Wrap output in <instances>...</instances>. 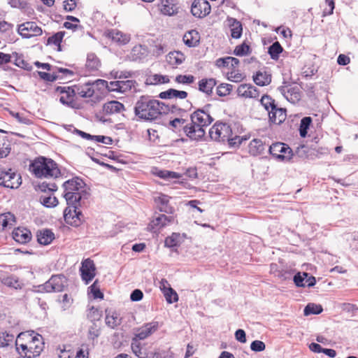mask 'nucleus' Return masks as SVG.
<instances>
[{
    "mask_svg": "<svg viewBox=\"0 0 358 358\" xmlns=\"http://www.w3.org/2000/svg\"><path fill=\"white\" fill-rule=\"evenodd\" d=\"M157 175L159 178L164 179H179L181 178V175L180 173L167 170L159 171L157 173Z\"/></svg>",
    "mask_w": 358,
    "mask_h": 358,
    "instance_id": "42",
    "label": "nucleus"
},
{
    "mask_svg": "<svg viewBox=\"0 0 358 358\" xmlns=\"http://www.w3.org/2000/svg\"><path fill=\"white\" fill-rule=\"evenodd\" d=\"M64 197L67 207L64 211L65 222L72 226H79L84 219V215L79 210L83 201L89 195L83 180L78 177L68 180L63 184Z\"/></svg>",
    "mask_w": 358,
    "mask_h": 358,
    "instance_id": "1",
    "label": "nucleus"
},
{
    "mask_svg": "<svg viewBox=\"0 0 358 358\" xmlns=\"http://www.w3.org/2000/svg\"><path fill=\"white\" fill-rule=\"evenodd\" d=\"M269 152L276 159L289 160L292 156V149L283 143H275L269 147Z\"/></svg>",
    "mask_w": 358,
    "mask_h": 358,
    "instance_id": "9",
    "label": "nucleus"
},
{
    "mask_svg": "<svg viewBox=\"0 0 358 358\" xmlns=\"http://www.w3.org/2000/svg\"><path fill=\"white\" fill-rule=\"evenodd\" d=\"M138 340V339L136 337L133 338L131 342V350L135 355L139 356L141 354V344Z\"/></svg>",
    "mask_w": 358,
    "mask_h": 358,
    "instance_id": "58",
    "label": "nucleus"
},
{
    "mask_svg": "<svg viewBox=\"0 0 358 358\" xmlns=\"http://www.w3.org/2000/svg\"><path fill=\"white\" fill-rule=\"evenodd\" d=\"M159 6L163 15L171 16L178 13V7L173 0H162Z\"/></svg>",
    "mask_w": 358,
    "mask_h": 358,
    "instance_id": "22",
    "label": "nucleus"
},
{
    "mask_svg": "<svg viewBox=\"0 0 358 358\" xmlns=\"http://www.w3.org/2000/svg\"><path fill=\"white\" fill-rule=\"evenodd\" d=\"M107 36L119 45L127 44L131 39L129 34H124L118 29H111L108 31Z\"/></svg>",
    "mask_w": 358,
    "mask_h": 358,
    "instance_id": "18",
    "label": "nucleus"
},
{
    "mask_svg": "<svg viewBox=\"0 0 358 358\" xmlns=\"http://www.w3.org/2000/svg\"><path fill=\"white\" fill-rule=\"evenodd\" d=\"M331 303L334 306L333 308H331L330 307L327 306L323 308L322 306L320 304L309 303L305 307L303 310V313H322L323 311H336L348 313L350 312L355 313L358 311V307L352 303H338L336 305H335L334 303Z\"/></svg>",
    "mask_w": 358,
    "mask_h": 358,
    "instance_id": "6",
    "label": "nucleus"
},
{
    "mask_svg": "<svg viewBox=\"0 0 358 358\" xmlns=\"http://www.w3.org/2000/svg\"><path fill=\"white\" fill-rule=\"evenodd\" d=\"M30 171L37 178H57L60 171L57 164L51 159L39 157L29 166Z\"/></svg>",
    "mask_w": 358,
    "mask_h": 358,
    "instance_id": "4",
    "label": "nucleus"
},
{
    "mask_svg": "<svg viewBox=\"0 0 358 358\" xmlns=\"http://www.w3.org/2000/svg\"><path fill=\"white\" fill-rule=\"evenodd\" d=\"M76 94L84 98L92 97L94 93V88L91 83H87L83 85L75 87Z\"/></svg>",
    "mask_w": 358,
    "mask_h": 358,
    "instance_id": "29",
    "label": "nucleus"
},
{
    "mask_svg": "<svg viewBox=\"0 0 358 358\" xmlns=\"http://www.w3.org/2000/svg\"><path fill=\"white\" fill-rule=\"evenodd\" d=\"M81 278L85 284L87 285L94 278L96 267L94 262L90 259H85L81 263L80 268Z\"/></svg>",
    "mask_w": 358,
    "mask_h": 358,
    "instance_id": "13",
    "label": "nucleus"
},
{
    "mask_svg": "<svg viewBox=\"0 0 358 358\" xmlns=\"http://www.w3.org/2000/svg\"><path fill=\"white\" fill-rule=\"evenodd\" d=\"M185 55L180 51L170 52L166 56V61L173 68H176L185 60Z\"/></svg>",
    "mask_w": 358,
    "mask_h": 358,
    "instance_id": "24",
    "label": "nucleus"
},
{
    "mask_svg": "<svg viewBox=\"0 0 358 358\" xmlns=\"http://www.w3.org/2000/svg\"><path fill=\"white\" fill-rule=\"evenodd\" d=\"M20 176L12 172L10 169L9 171H0V185L6 187L14 189L17 188L20 184Z\"/></svg>",
    "mask_w": 358,
    "mask_h": 358,
    "instance_id": "10",
    "label": "nucleus"
},
{
    "mask_svg": "<svg viewBox=\"0 0 358 358\" xmlns=\"http://www.w3.org/2000/svg\"><path fill=\"white\" fill-rule=\"evenodd\" d=\"M57 91L62 94L59 101L62 104L71 108H74V96L76 94L74 88L71 87H58Z\"/></svg>",
    "mask_w": 358,
    "mask_h": 358,
    "instance_id": "14",
    "label": "nucleus"
},
{
    "mask_svg": "<svg viewBox=\"0 0 358 358\" xmlns=\"http://www.w3.org/2000/svg\"><path fill=\"white\" fill-rule=\"evenodd\" d=\"M158 327L159 324L157 322L148 323L139 329L135 337L138 340H144L155 332L158 329Z\"/></svg>",
    "mask_w": 358,
    "mask_h": 358,
    "instance_id": "20",
    "label": "nucleus"
},
{
    "mask_svg": "<svg viewBox=\"0 0 358 358\" xmlns=\"http://www.w3.org/2000/svg\"><path fill=\"white\" fill-rule=\"evenodd\" d=\"M150 79V83L152 85L167 83L169 82V78L168 76L158 74H155Z\"/></svg>",
    "mask_w": 358,
    "mask_h": 358,
    "instance_id": "50",
    "label": "nucleus"
},
{
    "mask_svg": "<svg viewBox=\"0 0 358 358\" xmlns=\"http://www.w3.org/2000/svg\"><path fill=\"white\" fill-rule=\"evenodd\" d=\"M143 294L141 290L138 289H134L130 295V299L132 301H138L142 299Z\"/></svg>",
    "mask_w": 358,
    "mask_h": 358,
    "instance_id": "60",
    "label": "nucleus"
},
{
    "mask_svg": "<svg viewBox=\"0 0 358 358\" xmlns=\"http://www.w3.org/2000/svg\"><path fill=\"white\" fill-rule=\"evenodd\" d=\"M210 6L206 0H194L192 4L191 12L197 17H203L210 13Z\"/></svg>",
    "mask_w": 358,
    "mask_h": 358,
    "instance_id": "15",
    "label": "nucleus"
},
{
    "mask_svg": "<svg viewBox=\"0 0 358 358\" xmlns=\"http://www.w3.org/2000/svg\"><path fill=\"white\" fill-rule=\"evenodd\" d=\"M55 239L54 233L50 229H42L37 232V241L41 245H48Z\"/></svg>",
    "mask_w": 358,
    "mask_h": 358,
    "instance_id": "27",
    "label": "nucleus"
},
{
    "mask_svg": "<svg viewBox=\"0 0 358 358\" xmlns=\"http://www.w3.org/2000/svg\"><path fill=\"white\" fill-rule=\"evenodd\" d=\"M120 315H105V321L108 327L113 329L120 324Z\"/></svg>",
    "mask_w": 358,
    "mask_h": 358,
    "instance_id": "41",
    "label": "nucleus"
},
{
    "mask_svg": "<svg viewBox=\"0 0 358 358\" xmlns=\"http://www.w3.org/2000/svg\"><path fill=\"white\" fill-rule=\"evenodd\" d=\"M175 80L180 84H192L194 82L195 78L192 75H178L176 77Z\"/></svg>",
    "mask_w": 358,
    "mask_h": 358,
    "instance_id": "48",
    "label": "nucleus"
},
{
    "mask_svg": "<svg viewBox=\"0 0 358 358\" xmlns=\"http://www.w3.org/2000/svg\"><path fill=\"white\" fill-rule=\"evenodd\" d=\"M217 81L214 78H202L199 81V90L210 96L213 93V90L216 85Z\"/></svg>",
    "mask_w": 358,
    "mask_h": 358,
    "instance_id": "23",
    "label": "nucleus"
},
{
    "mask_svg": "<svg viewBox=\"0 0 358 358\" xmlns=\"http://www.w3.org/2000/svg\"><path fill=\"white\" fill-rule=\"evenodd\" d=\"M124 105L117 101H111L104 104L103 110L106 114L118 113L123 110Z\"/></svg>",
    "mask_w": 358,
    "mask_h": 358,
    "instance_id": "32",
    "label": "nucleus"
},
{
    "mask_svg": "<svg viewBox=\"0 0 358 358\" xmlns=\"http://www.w3.org/2000/svg\"><path fill=\"white\" fill-rule=\"evenodd\" d=\"M235 338L240 343H245L246 342L245 332L243 329H238L235 332Z\"/></svg>",
    "mask_w": 358,
    "mask_h": 358,
    "instance_id": "62",
    "label": "nucleus"
},
{
    "mask_svg": "<svg viewBox=\"0 0 358 358\" xmlns=\"http://www.w3.org/2000/svg\"><path fill=\"white\" fill-rule=\"evenodd\" d=\"M191 123L183 127V131L187 136L192 140H199L204 136V127L210 125L213 118L203 109H198L190 115Z\"/></svg>",
    "mask_w": 358,
    "mask_h": 358,
    "instance_id": "2",
    "label": "nucleus"
},
{
    "mask_svg": "<svg viewBox=\"0 0 358 358\" xmlns=\"http://www.w3.org/2000/svg\"><path fill=\"white\" fill-rule=\"evenodd\" d=\"M17 32L22 38H30L41 36L43 30L35 22L28 21L18 25Z\"/></svg>",
    "mask_w": 358,
    "mask_h": 358,
    "instance_id": "8",
    "label": "nucleus"
},
{
    "mask_svg": "<svg viewBox=\"0 0 358 358\" xmlns=\"http://www.w3.org/2000/svg\"><path fill=\"white\" fill-rule=\"evenodd\" d=\"M14 336L6 332L0 333V347L8 346L13 341Z\"/></svg>",
    "mask_w": 358,
    "mask_h": 358,
    "instance_id": "49",
    "label": "nucleus"
},
{
    "mask_svg": "<svg viewBox=\"0 0 358 358\" xmlns=\"http://www.w3.org/2000/svg\"><path fill=\"white\" fill-rule=\"evenodd\" d=\"M182 40L187 46L196 47L199 43L200 35L197 31L192 29L184 34Z\"/></svg>",
    "mask_w": 358,
    "mask_h": 358,
    "instance_id": "26",
    "label": "nucleus"
},
{
    "mask_svg": "<svg viewBox=\"0 0 358 358\" xmlns=\"http://www.w3.org/2000/svg\"><path fill=\"white\" fill-rule=\"evenodd\" d=\"M181 241L180 234L173 233L171 236H168L164 241V245L168 248H173L178 246Z\"/></svg>",
    "mask_w": 358,
    "mask_h": 358,
    "instance_id": "36",
    "label": "nucleus"
},
{
    "mask_svg": "<svg viewBox=\"0 0 358 358\" xmlns=\"http://www.w3.org/2000/svg\"><path fill=\"white\" fill-rule=\"evenodd\" d=\"M283 48L279 42L276 41L273 43L268 48V54L273 59H278L279 58V55L282 52Z\"/></svg>",
    "mask_w": 358,
    "mask_h": 358,
    "instance_id": "38",
    "label": "nucleus"
},
{
    "mask_svg": "<svg viewBox=\"0 0 358 358\" xmlns=\"http://www.w3.org/2000/svg\"><path fill=\"white\" fill-rule=\"evenodd\" d=\"M248 150L250 155L257 156L265 150V145L262 140L255 138L252 140L248 145Z\"/></svg>",
    "mask_w": 358,
    "mask_h": 358,
    "instance_id": "28",
    "label": "nucleus"
},
{
    "mask_svg": "<svg viewBox=\"0 0 358 358\" xmlns=\"http://www.w3.org/2000/svg\"><path fill=\"white\" fill-rule=\"evenodd\" d=\"M209 134L213 140L219 142H224L232 136V130L227 123L216 122L210 129Z\"/></svg>",
    "mask_w": 358,
    "mask_h": 358,
    "instance_id": "7",
    "label": "nucleus"
},
{
    "mask_svg": "<svg viewBox=\"0 0 358 358\" xmlns=\"http://www.w3.org/2000/svg\"><path fill=\"white\" fill-rule=\"evenodd\" d=\"M303 275L306 277V279H304V287H312L315 284L316 280L315 277L309 275L308 273L305 272L303 273Z\"/></svg>",
    "mask_w": 358,
    "mask_h": 358,
    "instance_id": "61",
    "label": "nucleus"
},
{
    "mask_svg": "<svg viewBox=\"0 0 358 358\" xmlns=\"http://www.w3.org/2000/svg\"><path fill=\"white\" fill-rule=\"evenodd\" d=\"M15 223L14 215L6 213L0 215V230H4L8 227H12Z\"/></svg>",
    "mask_w": 358,
    "mask_h": 358,
    "instance_id": "34",
    "label": "nucleus"
},
{
    "mask_svg": "<svg viewBox=\"0 0 358 358\" xmlns=\"http://www.w3.org/2000/svg\"><path fill=\"white\" fill-rule=\"evenodd\" d=\"M164 295L169 303H173L178 301V294L172 288H169V289L164 293Z\"/></svg>",
    "mask_w": 358,
    "mask_h": 358,
    "instance_id": "56",
    "label": "nucleus"
},
{
    "mask_svg": "<svg viewBox=\"0 0 358 358\" xmlns=\"http://www.w3.org/2000/svg\"><path fill=\"white\" fill-rule=\"evenodd\" d=\"M261 104L264 106L266 110L271 111L273 110L277 106L275 104V101L268 95H264L260 99Z\"/></svg>",
    "mask_w": 358,
    "mask_h": 358,
    "instance_id": "40",
    "label": "nucleus"
},
{
    "mask_svg": "<svg viewBox=\"0 0 358 358\" xmlns=\"http://www.w3.org/2000/svg\"><path fill=\"white\" fill-rule=\"evenodd\" d=\"M40 202L47 208L55 207L58 204L57 199L55 196L46 194L40 196Z\"/></svg>",
    "mask_w": 358,
    "mask_h": 358,
    "instance_id": "37",
    "label": "nucleus"
},
{
    "mask_svg": "<svg viewBox=\"0 0 358 358\" xmlns=\"http://www.w3.org/2000/svg\"><path fill=\"white\" fill-rule=\"evenodd\" d=\"M326 6L323 10V16L330 15L333 13L335 8V3L334 0H325Z\"/></svg>",
    "mask_w": 358,
    "mask_h": 358,
    "instance_id": "54",
    "label": "nucleus"
},
{
    "mask_svg": "<svg viewBox=\"0 0 358 358\" xmlns=\"http://www.w3.org/2000/svg\"><path fill=\"white\" fill-rule=\"evenodd\" d=\"M253 80L259 86H266L271 82V76L266 71H259L253 76Z\"/></svg>",
    "mask_w": 358,
    "mask_h": 358,
    "instance_id": "31",
    "label": "nucleus"
},
{
    "mask_svg": "<svg viewBox=\"0 0 358 358\" xmlns=\"http://www.w3.org/2000/svg\"><path fill=\"white\" fill-rule=\"evenodd\" d=\"M250 47L245 43H243L236 47L234 54L237 56H244L249 52Z\"/></svg>",
    "mask_w": 358,
    "mask_h": 358,
    "instance_id": "52",
    "label": "nucleus"
},
{
    "mask_svg": "<svg viewBox=\"0 0 358 358\" xmlns=\"http://www.w3.org/2000/svg\"><path fill=\"white\" fill-rule=\"evenodd\" d=\"M94 299H103V294L101 292L99 282L96 280L93 284L89 287Z\"/></svg>",
    "mask_w": 358,
    "mask_h": 358,
    "instance_id": "44",
    "label": "nucleus"
},
{
    "mask_svg": "<svg viewBox=\"0 0 358 358\" xmlns=\"http://www.w3.org/2000/svg\"><path fill=\"white\" fill-rule=\"evenodd\" d=\"M304 279L306 277L303 275V273H298L294 276V282L298 287H304Z\"/></svg>",
    "mask_w": 358,
    "mask_h": 358,
    "instance_id": "63",
    "label": "nucleus"
},
{
    "mask_svg": "<svg viewBox=\"0 0 358 358\" xmlns=\"http://www.w3.org/2000/svg\"><path fill=\"white\" fill-rule=\"evenodd\" d=\"M238 96L244 98L255 99L259 96V90L250 84H241L237 89Z\"/></svg>",
    "mask_w": 358,
    "mask_h": 358,
    "instance_id": "17",
    "label": "nucleus"
},
{
    "mask_svg": "<svg viewBox=\"0 0 358 358\" xmlns=\"http://www.w3.org/2000/svg\"><path fill=\"white\" fill-rule=\"evenodd\" d=\"M92 85L94 86V88L96 87L98 90L106 89L108 87V82L104 80L98 79L92 83Z\"/></svg>",
    "mask_w": 358,
    "mask_h": 358,
    "instance_id": "64",
    "label": "nucleus"
},
{
    "mask_svg": "<svg viewBox=\"0 0 358 358\" xmlns=\"http://www.w3.org/2000/svg\"><path fill=\"white\" fill-rule=\"evenodd\" d=\"M66 279L62 275H57L52 276L48 281H47L43 287L44 289L48 292H62L66 286Z\"/></svg>",
    "mask_w": 358,
    "mask_h": 358,
    "instance_id": "12",
    "label": "nucleus"
},
{
    "mask_svg": "<svg viewBox=\"0 0 358 358\" xmlns=\"http://www.w3.org/2000/svg\"><path fill=\"white\" fill-rule=\"evenodd\" d=\"M311 122L312 119L310 117H305L301 119L299 128V134L301 137L305 138L306 136Z\"/></svg>",
    "mask_w": 358,
    "mask_h": 358,
    "instance_id": "39",
    "label": "nucleus"
},
{
    "mask_svg": "<svg viewBox=\"0 0 358 358\" xmlns=\"http://www.w3.org/2000/svg\"><path fill=\"white\" fill-rule=\"evenodd\" d=\"M12 235L16 242L22 244L28 243L31 238L30 231L26 228L18 227L13 230Z\"/></svg>",
    "mask_w": 358,
    "mask_h": 358,
    "instance_id": "19",
    "label": "nucleus"
},
{
    "mask_svg": "<svg viewBox=\"0 0 358 358\" xmlns=\"http://www.w3.org/2000/svg\"><path fill=\"white\" fill-rule=\"evenodd\" d=\"M265 348V343L261 341L255 340L250 344V349L254 352H262Z\"/></svg>",
    "mask_w": 358,
    "mask_h": 358,
    "instance_id": "51",
    "label": "nucleus"
},
{
    "mask_svg": "<svg viewBox=\"0 0 358 358\" xmlns=\"http://www.w3.org/2000/svg\"><path fill=\"white\" fill-rule=\"evenodd\" d=\"M268 113L270 121L276 124L282 123L287 117L286 110L282 108H278L277 106L273 110H271Z\"/></svg>",
    "mask_w": 358,
    "mask_h": 358,
    "instance_id": "21",
    "label": "nucleus"
},
{
    "mask_svg": "<svg viewBox=\"0 0 358 358\" xmlns=\"http://www.w3.org/2000/svg\"><path fill=\"white\" fill-rule=\"evenodd\" d=\"M228 23L231 27V36L234 38H238L242 34V24L234 18H229Z\"/></svg>",
    "mask_w": 358,
    "mask_h": 358,
    "instance_id": "33",
    "label": "nucleus"
},
{
    "mask_svg": "<svg viewBox=\"0 0 358 358\" xmlns=\"http://www.w3.org/2000/svg\"><path fill=\"white\" fill-rule=\"evenodd\" d=\"M10 152V147L9 143H3L0 144V158L6 157Z\"/></svg>",
    "mask_w": 358,
    "mask_h": 358,
    "instance_id": "59",
    "label": "nucleus"
},
{
    "mask_svg": "<svg viewBox=\"0 0 358 358\" xmlns=\"http://www.w3.org/2000/svg\"><path fill=\"white\" fill-rule=\"evenodd\" d=\"M65 34L64 31H59L51 37H49L48 39V44H54L55 45H58L59 48H60V43L63 39V37Z\"/></svg>",
    "mask_w": 358,
    "mask_h": 358,
    "instance_id": "45",
    "label": "nucleus"
},
{
    "mask_svg": "<svg viewBox=\"0 0 358 358\" xmlns=\"http://www.w3.org/2000/svg\"><path fill=\"white\" fill-rule=\"evenodd\" d=\"M120 80V88L119 91L121 93H125L130 91L132 87H134L136 82L133 80Z\"/></svg>",
    "mask_w": 358,
    "mask_h": 358,
    "instance_id": "43",
    "label": "nucleus"
},
{
    "mask_svg": "<svg viewBox=\"0 0 358 358\" xmlns=\"http://www.w3.org/2000/svg\"><path fill=\"white\" fill-rule=\"evenodd\" d=\"M161 99H184L187 98V93L185 91H179L175 89H169L166 91L162 92L159 96Z\"/></svg>",
    "mask_w": 358,
    "mask_h": 358,
    "instance_id": "30",
    "label": "nucleus"
},
{
    "mask_svg": "<svg viewBox=\"0 0 358 358\" xmlns=\"http://www.w3.org/2000/svg\"><path fill=\"white\" fill-rule=\"evenodd\" d=\"M38 187L42 192H45L47 191L52 192L56 191L57 188V185L55 183H48L45 182H43L41 185H39Z\"/></svg>",
    "mask_w": 358,
    "mask_h": 358,
    "instance_id": "55",
    "label": "nucleus"
},
{
    "mask_svg": "<svg viewBox=\"0 0 358 358\" xmlns=\"http://www.w3.org/2000/svg\"><path fill=\"white\" fill-rule=\"evenodd\" d=\"M231 90V85L227 83H222L217 87V94L220 96H224L229 94Z\"/></svg>",
    "mask_w": 358,
    "mask_h": 358,
    "instance_id": "47",
    "label": "nucleus"
},
{
    "mask_svg": "<svg viewBox=\"0 0 358 358\" xmlns=\"http://www.w3.org/2000/svg\"><path fill=\"white\" fill-rule=\"evenodd\" d=\"M86 65L91 69H96L99 66V60L94 54H89L87 57Z\"/></svg>",
    "mask_w": 358,
    "mask_h": 358,
    "instance_id": "46",
    "label": "nucleus"
},
{
    "mask_svg": "<svg viewBox=\"0 0 358 358\" xmlns=\"http://www.w3.org/2000/svg\"><path fill=\"white\" fill-rule=\"evenodd\" d=\"M38 75L43 80L50 82H53L58 78V76L55 73L50 74L46 72L39 71Z\"/></svg>",
    "mask_w": 358,
    "mask_h": 358,
    "instance_id": "57",
    "label": "nucleus"
},
{
    "mask_svg": "<svg viewBox=\"0 0 358 358\" xmlns=\"http://www.w3.org/2000/svg\"><path fill=\"white\" fill-rule=\"evenodd\" d=\"M28 342L29 348V358L36 357L40 355L44 349V341L41 335L38 334H34V331L21 332L18 334L16 343L18 342Z\"/></svg>",
    "mask_w": 358,
    "mask_h": 358,
    "instance_id": "5",
    "label": "nucleus"
},
{
    "mask_svg": "<svg viewBox=\"0 0 358 358\" xmlns=\"http://www.w3.org/2000/svg\"><path fill=\"white\" fill-rule=\"evenodd\" d=\"M278 90L292 103H296L301 99V90L296 85H283L279 87Z\"/></svg>",
    "mask_w": 358,
    "mask_h": 358,
    "instance_id": "11",
    "label": "nucleus"
},
{
    "mask_svg": "<svg viewBox=\"0 0 358 358\" xmlns=\"http://www.w3.org/2000/svg\"><path fill=\"white\" fill-rule=\"evenodd\" d=\"M186 120L182 118H175L170 122V125L177 130L183 129V127L187 124Z\"/></svg>",
    "mask_w": 358,
    "mask_h": 358,
    "instance_id": "53",
    "label": "nucleus"
},
{
    "mask_svg": "<svg viewBox=\"0 0 358 358\" xmlns=\"http://www.w3.org/2000/svg\"><path fill=\"white\" fill-rule=\"evenodd\" d=\"M173 221L174 218L171 215L167 216L163 214L159 215L150 222L148 225V229L150 231L155 232L170 223H172Z\"/></svg>",
    "mask_w": 358,
    "mask_h": 358,
    "instance_id": "16",
    "label": "nucleus"
},
{
    "mask_svg": "<svg viewBox=\"0 0 358 358\" xmlns=\"http://www.w3.org/2000/svg\"><path fill=\"white\" fill-rule=\"evenodd\" d=\"M155 202L158 205V208L161 212L167 214H173L174 208L169 204V197L165 194H161L155 198Z\"/></svg>",
    "mask_w": 358,
    "mask_h": 358,
    "instance_id": "25",
    "label": "nucleus"
},
{
    "mask_svg": "<svg viewBox=\"0 0 358 358\" xmlns=\"http://www.w3.org/2000/svg\"><path fill=\"white\" fill-rule=\"evenodd\" d=\"M164 104L148 96H141L134 106V113L138 118L152 121L157 119L163 111Z\"/></svg>",
    "mask_w": 358,
    "mask_h": 358,
    "instance_id": "3",
    "label": "nucleus"
},
{
    "mask_svg": "<svg viewBox=\"0 0 358 358\" xmlns=\"http://www.w3.org/2000/svg\"><path fill=\"white\" fill-rule=\"evenodd\" d=\"M238 64L239 60L237 58L232 57L219 58L216 61V65L218 67H235Z\"/></svg>",
    "mask_w": 358,
    "mask_h": 358,
    "instance_id": "35",
    "label": "nucleus"
}]
</instances>
